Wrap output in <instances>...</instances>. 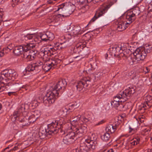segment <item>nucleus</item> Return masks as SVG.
<instances>
[{"label":"nucleus","mask_w":152,"mask_h":152,"mask_svg":"<svg viewBox=\"0 0 152 152\" xmlns=\"http://www.w3.org/2000/svg\"><path fill=\"white\" fill-rule=\"evenodd\" d=\"M65 79H60L55 85L50 88L43 99V103L45 105L49 107L54 103L56 99L58 98L59 91L62 87L65 88L66 85Z\"/></svg>","instance_id":"1"},{"label":"nucleus","mask_w":152,"mask_h":152,"mask_svg":"<svg viewBox=\"0 0 152 152\" xmlns=\"http://www.w3.org/2000/svg\"><path fill=\"white\" fill-rule=\"evenodd\" d=\"M16 73L14 70L12 69H6L1 73L0 75V84L1 85L2 84L5 85V88L4 89L7 88V86H9V85L11 84V82H9L8 83H6L8 81L14 80L16 78Z\"/></svg>","instance_id":"2"},{"label":"nucleus","mask_w":152,"mask_h":152,"mask_svg":"<svg viewBox=\"0 0 152 152\" xmlns=\"http://www.w3.org/2000/svg\"><path fill=\"white\" fill-rule=\"evenodd\" d=\"M128 86V87L124 90L120 91L119 94L114 97L113 101L124 102L130 98L135 92V88L131 85Z\"/></svg>","instance_id":"3"},{"label":"nucleus","mask_w":152,"mask_h":152,"mask_svg":"<svg viewBox=\"0 0 152 152\" xmlns=\"http://www.w3.org/2000/svg\"><path fill=\"white\" fill-rule=\"evenodd\" d=\"M61 47L59 46L58 43L57 44L53 47L50 45L46 46L43 50H42L39 53L40 55L43 57V58L49 59V57L53 55L56 53V51L61 49Z\"/></svg>","instance_id":"4"},{"label":"nucleus","mask_w":152,"mask_h":152,"mask_svg":"<svg viewBox=\"0 0 152 152\" xmlns=\"http://www.w3.org/2000/svg\"><path fill=\"white\" fill-rule=\"evenodd\" d=\"M62 126V124L59 121L53 122L48 125V134L53 135L56 134L60 131L61 132L62 131L61 128Z\"/></svg>","instance_id":"5"},{"label":"nucleus","mask_w":152,"mask_h":152,"mask_svg":"<svg viewBox=\"0 0 152 152\" xmlns=\"http://www.w3.org/2000/svg\"><path fill=\"white\" fill-rule=\"evenodd\" d=\"M134 56V58H131V64H135L136 62L139 63L140 61H143L145 58L147 54L145 51L143 50H140L137 48L133 53Z\"/></svg>","instance_id":"6"},{"label":"nucleus","mask_w":152,"mask_h":152,"mask_svg":"<svg viewBox=\"0 0 152 152\" xmlns=\"http://www.w3.org/2000/svg\"><path fill=\"white\" fill-rule=\"evenodd\" d=\"M112 2H110L107 4L101 6L96 11V14L93 18L91 20L88 24L93 22L99 18L103 15L107 11L108 9L113 4Z\"/></svg>","instance_id":"7"},{"label":"nucleus","mask_w":152,"mask_h":152,"mask_svg":"<svg viewBox=\"0 0 152 152\" xmlns=\"http://www.w3.org/2000/svg\"><path fill=\"white\" fill-rule=\"evenodd\" d=\"M34 45L31 43H28L23 45H19L15 47L13 49V52L16 56H19L25 52L26 50L30 48L34 47Z\"/></svg>","instance_id":"8"},{"label":"nucleus","mask_w":152,"mask_h":152,"mask_svg":"<svg viewBox=\"0 0 152 152\" xmlns=\"http://www.w3.org/2000/svg\"><path fill=\"white\" fill-rule=\"evenodd\" d=\"M91 40L89 39L84 41L83 40H80V42L77 43L73 49V51L75 53L80 54L83 48L86 47H88L89 45L91 42Z\"/></svg>","instance_id":"9"},{"label":"nucleus","mask_w":152,"mask_h":152,"mask_svg":"<svg viewBox=\"0 0 152 152\" xmlns=\"http://www.w3.org/2000/svg\"><path fill=\"white\" fill-rule=\"evenodd\" d=\"M91 80V78L89 76L84 77L77 83L76 86L77 89L80 91L83 88H86L90 85Z\"/></svg>","instance_id":"10"},{"label":"nucleus","mask_w":152,"mask_h":152,"mask_svg":"<svg viewBox=\"0 0 152 152\" xmlns=\"http://www.w3.org/2000/svg\"><path fill=\"white\" fill-rule=\"evenodd\" d=\"M65 3H63L58 7L57 11H59V13L63 14H58L57 16L58 18L67 17L70 15L71 13L69 12V10L67 9V6H65Z\"/></svg>","instance_id":"11"},{"label":"nucleus","mask_w":152,"mask_h":152,"mask_svg":"<svg viewBox=\"0 0 152 152\" xmlns=\"http://www.w3.org/2000/svg\"><path fill=\"white\" fill-rule=\"evenodd\" d=\"M77 139L74 132L71 131L64 137L63 141L64 143L69 144L74 142Z\"/></svg>","instance_id":"12"},{"label":"nucleus","mask_w":152,"mask_h":152,"mask_svg":"<svg viewBox=\"0 0 152 152\" xmlns=\"http://www.w3.org/2000/svg\"><path fill=\"white\" fill-rule=\"evenodd\" d=\"M32 45H34V46L32 48H31L29 50H27L24 52L23 55V57L27 61H29L33 60L34 59V56H32L31 55L29 54L31 51V50L34 53V54L36 53L37 50H35V48L36 45V43L34 42L31 43Z\"/></svg>","instance_id":"13"},{"label":"nucleus","mask_w":152,"mask_h":152,"mask_svg":"<svg viewBox=\"0 0 152 152\" xmlns=\"http://www.w3.org/2000/svg\"><path fill=\"white\" fill-rule=\"evenodd\" d=\"M87 131L86 127L84 126H81L75 128L72 131L74 132L76 137L78 139L82 137Z\"/></svg>","instance_id":"14"},{"label":"nucleus","mask_w":152,"mask_h":152,"mask_svg":"<svg viewBox=\"0 0 152 152\" xmlns=\"http://www.w3.org/2000/svg\"><path fill=\"white\" fill-rule=\"evenodd\" d=\"M42 66H37L34 64H29L26 69V71L28 72L34 71L35 73H38L40 70Z\"/></svg>","instance_id":"15"},{"label":"nucleus","mask_w":152,"mask_h":152,"mask_svg":"<svg viewBox=\"0 0 152 152\" xmlns=\"http://www.w3.org/2000/svg\"><path fill=\"white\" fill-rule=\"evenodd\" d=\"M126 18L127 19L126 24H130L135 20L136 17L134 16V14L130 12L127 13Z\"/></svg>","instance_id":"16"},{"label":"nucleus","mask_w":152,"mask_h":152,"mask_svg":"<svg viewBox=\"0 0 152 152\" xmlns=\"http://www.w3.org/2000/svg\"><path fill=\"white\" fill-rule=\"evenodd\" d=\"M70 35L74 36L77 34H81L82 32L80 31V27L79 26H75L70 31Z\"/></svg>","instance_id":"17"},{"label":"nucleus","mask_w":152,"mask_h":152,"mask_svg":"<svg viewBox=\"0 0 152 152\" xmlns=\"http://www.w3.org/2000/svg\"><path fill=\"white\" fill-rule=\"evenodd\" d=\"M112 48H113V51H115L117 56H119V54L122 53L124 50L125 49L124 47H122L121 45H115L114 46L112 47Z\"/></svg>","instance_id":"18"},{"label":"nucleus","mask_w":152,"mask_h":152,"mask_svg":"<svg viewBox=\"0 0 152 152\" xmlns=\"http://www.w3.org/2000/svg\"><path fill=\"white\" fill-rule=\"evenodd\" d=\"M101 138L103 141L105 142L108 141L109 143L107 144L108 146L110 145V143L112 141V140L110 138V134L109 133L106 132L101 136Z\"/></svg>","instance_id":"19"},{"label":"nucleus","mask_w":152,"mask_h":152,"mask_svg":"<svg viewBox=\"0 0 152 152\" xmlns=\"http://www.w3.org/2000/svg\"><path fill=\"white\" fill-rule=\"evenodd\" d=\"M25 39L26 40L31 39H34L35 42L37 41V39L39 38L38 37H37L36 34H27L26 35L24 36Z\"/></svg>","instance_id":"20"},{"label":"nucleus","mask_w":152,"mask_h":152,"mask_svg":"<svg viewBox=\"0 0 152 152\" xmlns=\"http://www.w3.org/2000/svg\"><path fill=\"white\" fill-rule=\"evenodd\" d=\"M32 115L29 116L28 118V122L26 123H25V124L22 125L23 126H27L30 124L31 123H33L35 122L37 119V117H35L32 113Z\"/></svg>","instance_id":"21"},{"label":"nucleus","mask_w":152,"mask_h":152,"mask_svg":"<svg viewBox=\"0 0 152 152\" xmlns=\"http://www.w3.org/2000/svg\"><path fill=\"white\" fill-rule=\"evenodd\" d=\"M88 71L90 73H91V71H93L97 68V66L95 62L91 63L88 65Z\"/></svg>","instance_id":"22"},{"label":"nucleus","mask_w":152,"mask_h":152,"mask_svg":"<svg viewBox=\"0 0 152 152\" xmlns=\"http://www.w3.org/2000/svg\"><path fill=\"white\" fill-rule=\"evenodd\" d=\"M70 117L72 121H77L80 120L81 115H76L74 112L71 114Z\"/></svg>","instance_id":"23"},{"label":"nucleus","mask_w":152,"mask_h":152,"mask_svg":"<svg viewBox=\"0 0 152 152\" xmlns=\"http://www.w3.org/2000/svg\"><path fill=\"white\" fill-rule=\"evenodd\" d=\"M61 61V60L59 59L54 58L51 59L49 61L48 63L51 65V66H52L54 69L57 65L60 63Z\"/></svg>","instance_id":"24"},{"label":"nucleus","mask_w":152,"mask_h":152,"mask_svg":"<svg viewBox=\"0 0 152 152\" xmlns=\"http://www.w3.org/2000/svg\"><path fill=\"white\" fill-rule=\"evenodd\" d=\"M39 137L41 139L45 138L48 134L47 132L46 129H40L38 133Z\"/></svg>","instance_id":"25"},{"label":"nucleus","mask_w":152,"mask_h":152,"mask_svg":"<svg viewBox=\"0 0 152 152\" xmlns=\"http://www.w3.org/2000/svg\"><path fill=\"white\" fill-rule=\"evenodd\" d=\"M116 125H113V124L108 125L106 127V130H107L109 132L111 133H113L116 130Z\"/></svg>","instance_id":"26"},{"label":"nucleus","mask_w":152,"mask_h":152,"mask_svg":"<svg viewBox=\"0 0 152 152\" xmlns=\"http://www.w3.org/2000/svg\"><path fill=\"white\" fill-rule=\"evenodd\" d=\"M126 23L124 24L122 22L119 23L117 25V29L119 31H121L125 29L126 28V27H127Z\"/></svg>","instance_id":"27"},{"label":"nucleus","mask_w":152,"mask_h":152,"mask_svg":"<svg viewBox=\"0 0 152 152\" xmlns=\"http://www.w3.org/2000/svg\"><path fill=\"white\" fill-rule=\"evenodd\" d=\"M50 66L48 63H47L42 66V68L45 72H47L53 69V68Z\"/></svg>","instance_id":"28"},{"label":"nucleus","mask_w":152,"mask_h":152,"mask_svg":"<svg viewBox=\"0 0 152 152\" xmlns=\"http://www.w3.org/2000/svg\"><path fill=\"white\" fill-rule=\"evenodd\" d=\"M127 108V104H125L123 102H120L119 105L118 107V109L120 111H125Z\"/></svg>","instance_id":"29"},{"label":"nucleus","mask_w":152,"mask_h":152,"mask_svg":"<svg viewBox=\"0 0 152 152\" xmlns=\"http://www.w3.org/2000/svg\"><path fill=\"white\" fill-rule=\"evenodd\" d=\"M145 104H147L148 108H150L152 105V97L148 96L145 99Z\"/></svg>","instance_id":"30"},{"label":"nucleus","mask_w":152,"mask_h":152,"mask_svg":"<svg viewBox=\"0 0 152 152\" xmlns=\"http://www.w3.org/2000/svg\"><path fill=\"white\" fill-rule=\"evenodd\" d=\"M89 53V52L88 51H84V50H82L80 55L78 56H77L75 57H74V58H77L78 57H79L80 59H81L82 58H84L86 56H87Z\"/></svg>","instance_id":"31"},{"label":"nucleus","mask_w":152,"mask_h":152,"mask_svg":"<svg viewBox=\"0 0 152 152\" xmlns=\"http://www.w3.org/2000/svg\"><path fill=\"white\" fill-rule=\"evenodd\" d=\"M48 41H52L54 38V34L50 32H46Z\"/></svg>","instance_id":"32"},{"label":"nucleus","mask_w":152,"mask_h":152,"mask_svg":"<svg viewBox=\"0 0 152 152\" xmlns=\"http://www.w3.org/2000/svg\"><path fill=\"white\" fill-rule=\"evenodd\" d=\"M140 50H143L145 51L146 54L148 53L151 52V50L152 49V47L151 45H148V46H146L145 48H141Z\"/></svg>","instance_id":"33"},{"label":"nucleus","mask_w":152,"mask_h":152,"mask_svg":"<svg viewBox=\"0 0 152 152\" xmlns=\"http://www.w3.org/2000/svg\"><path fill=\"white\" fill-rule=\"evenodd\" d=\"M133 14H134V16L136 17V15H138L140 13V11L139 8L137 7L134 9L131 12Z\"/></svg>","instance_id":"34"},{"label":"nucleus","mask_w":152,"mask_h":152,"mask_svg":"<svg viewBox=\"0 0 152 152\" xmlns=\"http://www.w3.org/2000/svg\"><path fill=\"white\" fill-rule=\"evenodd\" d=\"M41 40L45 41H47V33L45 34H41L39 37Z\"/></svg>","instance_id":"35"},{"label":"nucleus","mask_w":152,"mask_h":152,"mask_svg":"<svg viewBox=\"0 0 152 152\" xmlns=\"http://www.w3.org/2000/svg\"><path fill=\"white\" fill-rule=\"evenodd\" d=\"M120 102H118V101H113L111 102V105L114 107H118V106L119 105V104Z\"/></svg>","instance_id":"36"},{"label":"nucleus","mask_w":152,"mask_h":152,"mask_svg":"<svg viewBox=\"0 0 152 152\" xmlns=\"http://www.w3.org/2000/svg\"><path fill=\"white\" fill-rule=\"evenodd\" d=\"M109 52H108L109 55H110L111 56H116V53L115 51H113V48H112V47L110 48V51H108Z\"/></svg>","instance_id":"37"},{"label":"nucleus","mask_w":152,"mask_h":152,"mask_svg":"<svg viewBox=\"0 0 152 152\" xmlns=\"http://www.w3.org/2000/svg\"><path fill=\"white\" fill-rule=\"evenodd\" d=\"M19 110L18 111H15L14 112L13 114V116L14 118H15V120H18V118L19 115Z\"/></svg>","instance_id":"38"},{"label":"nucleus","mask_w":152,"mask_h":152,"mask_svg":"<svg viewBox=\"0 0 152 152\" xmlns=\"http://www.w3.org/2000/svg\"><path fill=\"white\" fill-rule=\"evenodd\" d=\"M28 87H29V86H28V85H23L22 86H19V87L16 90L18 91L21 88H24L25 89V90H26L28 89Z\"/></svg>","instance_id":"39"},{"label":"nucleus","mask_w":152,"mask_h":152,"mask_svg":"<svg viewBox=\"0 0 152 152\" xmlns=\"http://www.w3.org/2000/svg\"><path fill=\"white\" fill-rule=\"evenodd\" d=\"M67 110L68 109L67 108H64L60 111V113H62V114L65 115L67 114Z\"/></svg>","instance_id":"40"},{"label":"nucleus","mask_w":152,"mask_h":152,"mask_svg":"<svg viewBox=\"0 0 152 152\" xmlns=\"http://www.w3.org/2000/svg\"><path fill=\"white\" fill-rule=\"evenodd\" d=\"M23 107H24L25 111L29 109V105L28 104H22Z\"/></svg>","instance_id":"41"},{"label":"nucleus","mask_w":152,"mask_h":152,"mask_svg":"<svg viewBox=\"0 0 152 152\" xmlns=\"http://www.w3.org/2000/svg\"><path fill=\"white\" fill-rule=\"evenodd\" d=\"M32 114L35 117H37V118H38L39 115V113L38 111H35L33 112L32 113Z\"/></svg>","instance_id":"42"},{"label":"nucleus","mask_w":152,"mask_h":152,"mask_svg":"<svg viewBox=\"0 0 152 152\" xmlns=\"http://www.w3.org/2000/svg\"><path fill=\"white\" fill-rule=\"evenodd\" d=\"M32 64H34L37 66H41L43 64V63L40 61H38L36 62L33 63Z\"/></svg>","instance_id":"43"},{"label":"nucleus","mask_w":152,"mask_h":152,"mask_svg":"<svg viewBox=\"0 0 152 152\" xmlns=\"http://www.w3.org/2000/svg\"><path fill=\"white\" fill-rule=\"evenodd\" d=\"M90 119L88 118H87L86 117H84L83 118V121L85 123H88L89 122H90Z\"/></svg>","instance_id":"44"},{"label":"nucleus","mask_w":152,"mask_h":152,"mask_svg":"<svg viewBox=\"0 0 152 152\" xmlns=\"http://www.w3.org/2000/svg\"><path fill=\"white\" fill-rule=\"evenodd\" d=\"M13 4L15 5L17 4L18 3L21 2L22 1V0H12Z\"/></svg>","instance_id":"45"},{"label":"nucleus","mask_w":152,"mask_h":152,"mask_svg":"<svg viewBox=\"0 0 152 152\" xmlns=\"http://www.w3.org/2000/svg\"><path fill=\"white\" fill-rule=\"evenodd\" d=\"M4 13L3 12L1 11H0V22H2L4 23V22L3 20L1 19L2 18L3 16L4 15Z\"/></svg>","instance_id":"46"},{"label":"nucleus","mask_w":152,"mask_h":152,"mask_svg":"<svg viewBox=\"0 0 152 152\" xmlns=\"http://www.w3.org/2000/svg\"><path fill=\"white\" fill-rule=\"evenodd\" d=\"M18 119L20 121V122H26V121L27 120V119L25 118H22L20 117V118H18Z\"/></svg>","instance_id":"47"},{"label":"nucleus","mask_w":152,"mask_h":152,"mask_svg":"<svg viewBox=\"0 0 152 152\" xmlns=\"http://www.w3.org/2000/svg\"><path fill=\"white\" fill-rule=\"evenodd\" d=\"M18 110L20 112H22L23 111H25L24 110V107H23L22 104L21 105L20 107L19 108Z\"/></svg>","instance_id":"48"},{"label":"nucleus","mask_w":152,"mask_h":152,"mask_svg":"<svg viewBox=\"0 0 152 152\" xmlns=\"http://www.w3.org/2000/svg\"><path fill=\"white\" fill-rule=\"evenodd\" d=\"M17 92V91L13 92H10L8 93V95L9 96H10L12 95H15V93Z\"/></svg>","instance_id":"49"},{"label":"nucleus","mask_w":152,"mask_h":152,"mask_svg":"<svg viewBox=\"0 0 152 152\" xmlns=\"http://www.w3.org/2000/svg\"><path fill=\"white\" fill-rule=\"evenodd\" d=\"M12 49V48L10 46V45H9L6 48H5V49L6 50H8V51H10Z\"/></svg>","instance_id":"50"},{"label":"nucleus","mask_w":152,"mask_h":152,"mask_svg":"<svg viewBox=\"0 0 152 152\" xmlns=\"http://www.w3.org/2000/svg\"><path fill=\"white\" fill-rule=\"evenodd\" d=\"M134 130L132 128L130 127H129V133H132V134H133L134 132Z\"/></svg>","instance_id":"51"},{"label":"nucleus","mask_w":152,"mask_h":152,"mask_svg":"<svg viewBox=\"0 0 152 152\" xmlns=\"http://www.w3.org/2000/svg\"><path fill=\"white\" fill-rule=\"evenodd\" d=\"M147 107V108H148V107L147 105V104H145V102H144L143 104L142 105V108H143L144 109H146V108L145 107Z\"/></svg>","instance_id":"52"},{"label":"nucleus","mask_w":152,"mask_h":152,"mask_svg":"<svg viewBox=\"0 0 152 152\" xmlns=\"http://www.w3.org/2000/svg\"><path fill=\"white\" fill-rule=\"evenodd\" d=\"M132 144L133 145H137L138 143V141H136V140H134L132 142Z\"/></svg>","instance_id":"53"},{"label":"nucleus","mask_w":152,"mask_h":152,"mask_svg":"<svg viewBox=\"0 0 152 152\" xmlns=\"http://www.w3.org/2000/svg\"><path fill=\"white\" fill-rule=\"evenodd\" d=\"M104 122L103 120H102L101 121L99 122L96 125H99L101 124L102 123H104Z\"/></svg>","instance_id":"54"},{"label":"nucleus","mask_w":152,"mask_h":152,"mask_svg":"<svg viewBox=\"0 0 152 152\" xmlns=\"http://www.w3.org/2000/svg\"><path fill=\"white\" fill-rule=\"evenodd\" d=\"M4 90V86H1L0 87V92L3 91Z\"/></svg>","instance_id":"55"},{"label":"nucleus","mask_w":152,"mask_h":152,"mask_svg":"<svg viewBox=\"0 0 152 152\" xmlns=\"http://www.w3.org/2000/svg\"><path fill=\"white\" fill-rule=\"evenodd\" d=\"M140 121L141 123H143L144 122V120L143 118H139Z\"/></svg>","instance_id":"56"},{"label":"nucleus","mask_w":152,"mask_h":152,"mask_svg":"<svg viewBox=\"0 0 152 152\" xmlns=\"http://www.w3.org/2000/svg\"><path fill=\"white\" fill-rule=\"evenodd\" d=\"M4 53L3 52L0 51V57L4 56Z\"/></svg>","instance_id":"57"},{"label":"nucleus","mask_w":152,"mask_h":152,"mask_svg":"<svg viewBox=\"0 0 152 152\" xmlns=\"http://www.w3.org/2000/svg\"><path fill=\"white\" fill-rule=\"evenodd\" d=\"M107 152H114V151L113 149H111L108 150Z\"/></svg>","instance_id":"58"},{"label":"nucleus","mask_w":152,"mask_h":152,"mask_svg":"<svg viewBox=\"0 0 152 152\" xmlns=\"http://www.w3.org/2000/svg\"><path fill=\"white\" fill-rule=\"evenodd\" d=\"M109 55V54L108 53V52L107 53H106L105 55V57L106 59L107 58V57H108V56Z\"/></svg>","instance_id":"59"},{"label":"nucleus","mask_w":152,"mask_h":152,"mask_svg":"<svg viewBox=\"0 0 152 152\" xmlns=\"http://www.w3.org/2000/svg\"><path fill=\"white\" fill-rule=\"evenodd\" d=\"M147 152H152V149H148Z\"/></svg>","instance_id":"60"},{"label":"nucleus","mask_w":152,"mask_h":152,"mask_svg":"<svg viewBox=\"0 0 152 152\" xmlns=\"http://www.w3.org/2000/svg\"><path fill=\"white\" fill-rule=\"evenodd\" d=\"M97 75H99V76H101L102 75V73H99V72L97 74Z\"/></svg>","instance_id":"61"},{"label":"nucleus","mask_w":152,"mask_h":152,"mask_svg":"<svg viewBox=\"0 0 152 152\" xmlns=\"http://www.w3.org/2000/svg\"><path fill=\"white\" fill-rule=\"evenodd\" d=\"M146 69L147 70V71H145L146 72H149V70H148V68L147 67H146Z\"/></svg>","instance_id":"62"},{"label":"nucleus","mask_w":152,"mask_h":152,"mask_svg":"<svg viewBox=\"0 0 152 152\" xmlns=\"http://www.w3.org/2000/svg\"><path fill=\"white\" fill-rule=\"evenodd\" d=\"M18 148V147L17 146H15L14 147L13 149V150H15Z\"/></svg>","instance_id":"63"},{"label":"nucleus","mask_w":152,"mask_h":152,"mask_svg":"<svg viewBox=\"0 0 152 152\" xmlns=\"http://www.w3.org/2000/svg\"><path fill=\"white\" fill-rule=\"evenodd\" d=\"M8 146V147H7V148H5V149H4V151H5V152H9V151H8V152H6V150L8 149V148H9V146Z\"/></svg>","instance_id":"64"}]
</instances>
